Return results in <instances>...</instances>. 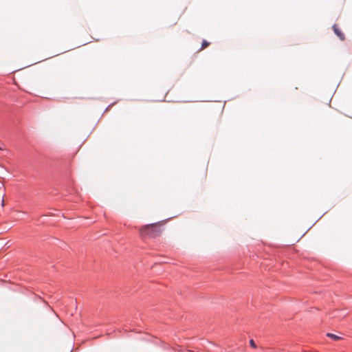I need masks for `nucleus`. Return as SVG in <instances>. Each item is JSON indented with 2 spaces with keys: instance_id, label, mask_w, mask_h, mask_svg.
<instances>
[{
  "instance_id": "nucleus-1",
  "label": "nucleus",
  "mask_w": 352,
  "mask_h": 352,
  "mask_svg": "<svg viewBox=\"0 0 352 352\" xmlns=\"http://www.w3.org/2000/svg\"><path fill=\"white\" fill-rule=\"evenodd\" d=\"M165 223V221H161L141 227L139 230L140 237L153 239L160 236L164 231L163 226Z\"/></svg>"
},
{
  "instance_id": "nucleus-2",
  "label": "nucleus",
  "mask_w": 352,
  "mask_h": 352,
  "mask_svg": "<svg viewBox=\"0 0 352 352\" xmlns=\"http://www.w3.org/2000/svg\"><path fill=\"white\" fill-rule=\"evenodd\" d=\"M333 29L334 33L339 37L341 41H344L345 39L344 34L341 32L340 29L338 27L337 25H333Z\"/></svg>"
},
{
  "instance_id": "nucleus-3",
  "label": "nucleus",
  "mask_w": 352,
  "mask_h": 352,
  "mask_svg": "<svg viewBox=\"0 0 352 352\" xmlns=\"http://www.w3.org/2000/svg\"><path fill=\"white\" fill-rule=\"evenodd\" d=\"M327 336L334 340H339L341 339V337L331 333H328Z\"/></svg>"
},
{
  "instance_id": "nucleus-4",
  "label": "nucleus",
  "mask_w": 352,
  "mask_h": 352,
  "mask_svg": "<svg viewBox=\"0 0 352 352\" xmlns=\"http://www.w3.org/2000/svg\"><path fill=\"white\" fill-rule=\"evenodd\" d=\"M346 316V314H343L340 311H335V314L333 315V317L342 318H344Z\"/></svg>"
},
{
  "instance_id": "nucleus-5",
  "label": "nucleus",
  "mask_w": 352,
  "mask_h": 352,
  "mask_svg": "<svg viewBox=\"0 0 352 352\" xmlns=\"http://www.w3.org/2000/svg\"><path fill=\"white\" fill-rule=\"evenodd\" d=\"M209 45H210L209 42H208L206 40H204L203 42H202L201 47L200 50H203L204 49L206 48L207 47L209 46Z\"/></svg>"
},
{
  "instance_id": "nucleus-6",
  "label": "nucleus",
  "mask_w": 352,
  "mask_h": 352,
  "mask_svg": "<svg viewBox=\"0 0 352 352\" xmlns=\"http://www.w3.org/2000/svg\"><path fill=\"white\" fill-rule=\"evenodd\" d=\"M250 344L252 347H253L254 349L256 348V345L253 340H250Z\"/></svg>"
},
{
  "instance_id": "nucleus-7",
  "label": "nucleus",
  "mask_w": 352,
  "mask_h": 352,
  "mask_svg": "<svg viewBox=\"0 0 352 352\" xmlns=\"http://www.w3.org/2000/svg\"><path fill=\"white\" fill-rule=\"evenodd\" d=\"M3 195H0V199H1V206H4V200H3Z\"/></svg>"
},
{
  "instance_id": "nucleus-8",
  "label": "nucleus",
  "mask_w": 352,
  "mask_h": 352,
  "mask_svg": "<svg viewBox=\"0 0 352 352\" xmlns=\"http://www.w3.org/2000/svg\"><path fill=\"white\" fill-rule=\"evenodd\" d=\"M5 283H6L5 280H0V285H3V284H5Z\"/></svg>"
},
{
  "instance_id": "nucleus-9",
  "label": "nucleus",
  "mask_w": 352,
  "mask_h": 352,
  "mask_svg": "<svg viewBox=\"0 0 352 352\" xmlns=\"http://www.w3.org/2000/svg\"><path fill=\"white\" fill-rule=\"evenodd\" d=\"M0 150H1V148L0 147Z\"/></svg>"
}]
</instances>
